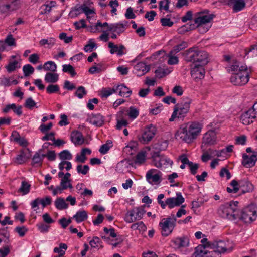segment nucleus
I'll use <instances>...</instances> for the list:
<instances>
[{
	"instance_id": "a18cd8bd",
	"label": "nucleus",
	"mask_w": 257,
	"mask_h": 257,
	"mask_svg": "<svg viewBox=\"0 0 257 257\" xmlns=\"http://www.w3.org/2000/svg\"><path fill=\"white\" fill-rule=\"evenodd\" d=\"M57 66L56 63L52 61H48L44 63V70L55 72L57 71Z\"/></svg>"
},
{
	"instance_id": "c85d7f7f",
	"label": "nucleus",
	"mask_w": 257,
	"mask_h": 257,
	"mask_svg": "<svg viewBox=\"0 0 257 257\" xmlns=\"http://www.w3.org/2000/svg\"><path fill=\"white\" fill-rule=\"evenodd\" d=\"M253 112H249V109L243 113L240 117L242 123L244 125H248L253 122V119L256 117V115Z\"/></svg>"
},
{
	"instance_id": "1a4fd4ad",
	"label": "nucleus",
	"mask_w": 257,
	"mask_h": 257,
	"mask_svg": "<svg viewBox=\"0 0 257 257\" xmlns=\"http://www.w3.org/2000/svg\"><path fill=\"white\" fill-rule=\"evenodd\" d=\"M176 221L175 217H167L161 220L159 226L163 236H167L171 233L175 226Z\"/></svg>"
},
{
	"instance_id": "423d86ee",
	"label": "nucleus",
	"mask_w": 257,
	"mask_h": 257,
	"mask_svg": "<svg viewBox=\"0 0 257 257\" xmlns=\"http://www.w3.org/2000/svg\"><path fill=\"white\" fill-rule=\"evenodd\" d=\"M191 103V100L189 98H186L180 103L176 104L172 115L169 119V121H174L176 118L184 117L189 110Z\"/></svg>"
},
{
	"instance_id": "5701e85b",
	"label": "nucleus",
	"mask_w": 257,
	"mask_h": 257,
	"mask_svg": "<svg viewBox=\"0 0 257 257\" xmlns=\"http://www.w3.org/2000/svg\"><path fill=\"white\" fill-rule=\"evenodd\" d=\"M233 146L232 145H228L225 148L220 150H214L212 154L214 156L217 157H223L227 158L229 156V154L233 151Z\"/></svg>"
},
{
	"instance_id": "6ab92c4d",
	"label": "nucleus",
	"mask_w": 257,
	"mask_h": 257,
	"mask_svg": "<svg viewBox=\"0 0 257 257\" xmlns=\"http://www.w3.org/2000/svg\"><path fill=\"white\" fill-rule=\"evenodd\" d=\"M257 161V151H253L251 156L245 154L242 155V165L246 168L254 166Z\"/></svg>"
},
{
	"instance_id": "774afa93",
	"label": "nucleus",
	"mask_w": 257,
	"mask_h": 257,
	"mask_svg": "<svg viewBox=\"0 0 257 257\" xmlns=\"http://www.w3.org/2000/svg\"><path fill=\"white\" fill-rule=\"evenodd\" d=\"M11 248L10 245L0 248V257H6L10 253Z\"/></svg>"
},
{
	"instance_id": "3c124183",
	"label": "nucleus",
	"mask_w": 257,
	"mask_h": 257,
	"mask_svg": "<svg viewBox=\"0 0 257 257\" xmlns=\"http://www.w3.org/2000/svg\"><path fill=\"white\" fill-rule=\"evenodd\" d=\"M97 48V45L94 39H90L88 40V43L85 46L84 50L86 52H91Z\"/></svg>"
},
{
	"instance_id": "39448f33",
	"label": "nucleus",
	"mask_w": 257,
	"mask_h": 257,
	"mask_svg": "<svg viewBox=\"0 0 257 257\" xmlns=\"http://www.w3.org/2000/svg\"><path fill=\"white\" fill-rule=\"evenodd\" d=\"M185 59L187 61L202 65H206L208 62L207 53L196 48H190L187 51Z\"/></svg>"
},
{
	"instance_id": "2f4dec72",
	"label": "nucleus",
	"mask_w": 257,
	"mask_h": 257,
	"mask_svg": "<svg viewBox=\"0 0 257 257\" xmlns=\"http://www.w3.org/2000/svg\"><path fill=\"white\" fill-rule=\"evenodd\" d=\"M104 117L100 114L92 115L90 118V122L96 126H101L104 123Z\"/></svg>"
},
{
	"instance_id": "dca6fc26",
	"label": "nucleus",
	"mask_w": 257,
	"mask_h": 257,
	"mask_svg": "<svg viewBox=\"0 0 257 257\" xmlns=\"http://www.w3.org/2000/svg\"><path fill=\"white\" fill-rule=\"evenodd\" d=\"M226 4L232 7L234 12H238L243 10L246 4L251 5L250 0H223Z\"/></svg>"
},
{
	"instance_id": "a19ab883",
	"label": "nucleus",
	"mask_w": 257,
	"mask_h": 257,
	"mask_svg": "<svg viewBox=\"0 0 257 257\" xmlns=\"http://www.w3.org/2000/svg\"><path fill=\"white\" fill-rule=\"evenodd\" d=\"M56 42V40L53 37H50L47 39H42L40 42L39 44L41 46H45L48 48H51L53 47Z\"/></svg>"
},
{
	"instance_id": "49530a36",
	"label": "nucleus",
	"mask_w": 257,
	"mask_h": 257,
	"mask_svg": "<svg viewBox=\"0 0 257 257\" xmlns=\"http://www.w3.org/2000/svg\"><path fill=\"white\" fill-rule=\"evenodd\" d=\"M82 13H83V4L79 7H75L72 9L69 14V15L71 18H76Z\"/></svg>"
},
{
	"instance_id": "c9c22d12",
	"label": "nucleus",
	"mask_w": 257,
	"mask_h": 257,
	"mask_svg": "<svg viewBox=\"0 0 257 257\" xmlns=\"http://www.w3.org/2000/svg\"><path fill=\"white\" fill-rule=\"evenodd\" d=\"M13 140L23 147H26L28 145V141L24 137H21L16 132L12 134Z\"/></svg>"
},
{
	"instance_id": "4c0bfd02",
	"label": "nucleus",
	"mask_w": 257,
	"mask_h": 257,
	"mask_svg": "<svg viewBox=\"0 0 257 257\" xmlns=\"http://www.w3.org/2000/svg\"><path fill=\"white\" fill-rule=\"evenodd\" d=\"M56 6V2L55 1H51L47 4H45L42 6L41 9L42 10L41 13L43 14H46L49 13L53 8Z\"/></svg>"
},
{
	"instance_id": "5fc2aeb1",
	"label": "nucleus",
	"mask_w": 257,
	"mask_h": 257,
	"mask_svg": "<svg viewBox=\"0 0 257 257\" xmlns=\"http://www.w3.org/2000/svg\"><path fill=\"white\" fill-rule=\"evenodd\" d=\"M168 63L169 65H174L178 63V58L175 56V53L170 51L168 55Z\"/></svg>"
},
{
	"instance_id": "f3484780",
	"label": "nucleus",
	"mask_w": 257,
	"mask_h": 257,
	"mask_svg": "<svg viewBox=\"0 0 257 257\" xmlns=\"http://www.w3.org/2000/svg\"><path fill=\"white\" fill-rule=\"evenodd\" d=\"M184 202V198L180 192L176 193V197H169L165 201L166 206H168L170 209L179 206Z\"/></svg>"
},
{
	"instance_id": "9d476101",
	"label": "nucleus",
	"mask_w": 257,
	"mask_h": 257,
	"mask_svg": "<svg viewBox=\"0 0 257 257\" xmlns=\"http://www.w3.org/2000/svg\"><path fill=\"white\" fill-rule=\"evenodd\" d=\"M211 249H214L219 255L226 252L230 251L232 249V243L228 240H219L214 241L209 244Z\"/></svg>"
},
{
	"instance_id": "37998d69",
	"label": "nucleus",
	"mask_w": 257,
	"mask_h": 257,
	"mask_svg": "<svg viewBox=\"0 0 257 257\" xmlns=\"http://www.w3.org/2000/svg\"><path fill=\"white\" fill-rule=\"evenodd\" d=\"M114 86L112 88H103L100 91V95L102 98H107L113 93L116 92V89Z\"/></svg>"
},
{
	"instance_id": "0eeeda50",
	"label": "nucleus",
	"mask_w": 257,
	"mask_h": 257,
	"mask_svg": "<svg viewBox=\"0 0 257 257\" xmlns=\"http://www.w3.org/2000/svg\"><path fill=\"white\" fill-rule=\"evenodd\" d=\"M257 218V207L253 204L250 205L239 210V216L238 219L245 223H250L256 220Z\"/></svg>"
},
{
	"instance_id": "4468645a",
	"label": "nucleus",
	"mask_w": 257,
	"mask_h": 257,
	"mask_svg": "<svg viewBox=\"0 0 257 257\" xmlns=\"http://www.w3.org/2000/svg\"><path fill=\"white\" fill-rule=\"evenodd\" d=\"M198 63H192L191 66V75L193 79L196 81L202 79L204 77L205 71L204 66Z\"/></svg>"
},
{
	"instance_id": "c756f323",
	"label": "nucleus",
	"mask_w": 257,
	"mask_h": 257,
	"mask_svg": "<svg viewBox=\"0 0 257 257\" xmlns=\"http://www.w3.org/2000/svg\"><path fill=\"white\" fill-rule=\"evenodd\" d=\"M104 232L106 235L101 234V238L105 240V241L109 242L110 241L109 237L112 238H115L117 236V234L115 233V229L113 228H108L107 227H104L103 228Z\"/></svg>"
},
{
	"instance_id": "20e7f679",
	"label": "nucleus",
	"mask_w": 257,
	"mask_h": 257,
	"mask_svg": "<svg viewBox=\"0 0 257 257\" xmlns=\"http://www.w3.org/2000/svg\"><path fill=\"white\" fill-rule=\"evenodd\" d=\"M213 18L214 15L208 11H201L196 14L194 22L200 33H204L208 31L211 27Z\"/></svg>"
},
{
	"instance_id": "cd10ccee",
	"label": "nucleus",
	"mask_w": 257,
	"mask_h": 257,
	"mask_svg": "<svg viewBox=\"0 0 257 257\" xmlns=\"http://www.w3.org/2000/svg\"><path fill=\"white\" fill-rule=\"evenodd\" d=\"M173 245L175 248L180 249L187 246L189 244V240L185 237H178L172 241Z\"/></svg>"
},
{
	"instance_id": "412c9836",
	"label": "nucleus",
	"mask_w": 257,
	"mask_h": 257,
	"mask_svg": "<svg viewBox=\"0 0 257 257\" xmlns=\"http://www.w3.org/2000/svg\"><path fill=\"white\" fill-rule=\"evenodd\" d=\"M71 141L75 146L82 145L84 144H88V142L86 140L82 134L78 131H73L71 136Z\"/></svg>"
},
{
	"instance_id": "473e14b6",
	"label": "nucleus",
	"mask_w": 257,
	"mask_h": 257,
	"mask_svg": "<svg viewBox=\"0 0 257 257\" xmlns=\"http://www.w3.org/2000/svg\"><path fill=\"white\" fill-rule=\"evenodd\" d=\"M5 67L8 73H11L21 67L20 61L18 60H9V63Z\"/></svg>"
},
{
	"instance_id": "4be33fe9",
	"label": "nucleus",
	"mask_w": 257,
	"mask_h": 257,
	"mask_svg": "<svg viewBox=\"0 0 257 257\" xmlns=\"http://www.w3.org/2000/svg\"><path fill=\"white\" fill-rule=\"evenodd\" d=\"M150 70V67L143 62L136 64L134 67L133 72L138 76H141L145 74Z\"/></svg>"
},
{
	"instance_id": "bf43d9fd",
	"label": "nucleus",
	"mask_w": 257,
	"mask_h": 257,
	"mask_svg": "<svg viewBox=\"0 0 257 257\" xmlns=\"http://www.w3.org/2000/svg\"><path fill=\"white\" fill-rule=\"evenodd\" d=\"M112 147V142L108 141L106 144H104L101 146L99 151L101 154H105Z\"/></svg>"
},
{
	"instance_id": "09e8293b",
	"label": "nucleus",
	"mask_w": 257,
	"mask_h": 257,
	"mask_svg": "<svg viewBox=\"0 0 257 257\" xmlns=\"http://www.w3.org/2000/svg\"><path fill=\"white\" fill-rule=\"evenodd\" d=\"M131 228L133 230H138L140 233H143L147 229L146 226L142 221L133 224Z\"/></svg>"
},
{
	"instance_id": "7c9ffc66",
	"label": "nucleus",
	"mask_w": 257,
	"mask_h": 257,
	"mask_svg": "<svg viewBox=\"0 0 257 257\" xmlns=\"http://www.w3.org/2000/svg\"><path fill=\"white\" fill-rule=\"evenodd\" d=\"M116 92H118L120 96L128 97L132 93V91L123 84H120L115 86Z\"/></svg>"
},
{
	"instance_id": "79ce46f5",
	"label": "nucleus",
	"mask_w": 257,
	"mask_h": 257,
	"mask_svg": "<svg viewBox=\"0 0 257 257\" xmlns=\"http://www.w3.org/2000/svg\"><path fill=\"white\" fill-rule=\"evenodd\" d=\"M31 186V185L29 182L23 181L22 182L21 185L19 189V192L21 193L22 195H25L29 193Z\"/></svg>"
},
{
	"instance_id": "f03ea898",
	"label": "nucleus",
	"mask_w": 257,
	"mask_h": 257,
	"mask_svg": "<svg viewBox=\"0 0 257 257\" xmlns=\"http://www.w3.org/2000/svg\"><path fill=\"white\" fill-rule=\"evenodd\" d=\"M203 125L197 121L190 122L180 125L175 133L176 139L191 143L200 135Z\"/></svg>"
},
{
	"instance_id": "052dcab7",
	"label": "nucleus",
	"mask_w": 257,
	"mask_h": 257,
	"mask_svg": "<svg viewBox=\"0 0 257 257\" xmlns=\"http://www.w3.org/2000/svg\"><path fill=\"white\" fill-rule=\"evenodd\" d=\"M37 227L40 232L46 233L49 231L50 226L43 222H40L37 224Z\"/></svg>"
},
{
	"instance_id": "ddd939ff",
	"label": "nucleus",
	"mask_w": 257,
	"mask_h": 257,
	"mask_svg": "<svg viewBox=\"0 0 257 257\" xmlns=\"http://www.w3.org/2000/svg\"><path fill=\"white\" fill-rule=\"evenodd\" d=\"M156 133V128L155 126L150 124L144 128L142 135L138 138L139 140L143 144H147L153 138Z\"/></svg>"
},
{
	"instance_id": "4d7b16f0",
	"label": "nucleus",
	"mask_w": 257,
	"mask_h": 257,
	"mask_svg": "<svg viewBox=\"0 0 257 257\" xmlns=\"http://www.w3.org/2000/svg\"><path fill=\"white\" fill-rule=\"evenodd\" d=\"M193 25L186 24L179 28L177 30V32L178 33L180 34H183L186 32L190 31L191 29L193 28Z\"/></svg>"
},
{
	"instance_id": "a878e982",
	"label": "nucleus",
	"mask_w": 257,
	"mask_h": 257,
	"mask_svg": "<svg viewBox=\"0 0 257 257\" xmlns=\"http://www.w3.org/2000/svg\"><path fill=\"white\" fill-rule=\"evenodd\" d=\"M31 156V151L27 148L23 149L20 154L18 155L16 158L15 162L19 164L25 162Z\"/></svg>"
},
{
	"instance_id": "6e6552de",
	"label": "nucleus",
	"mask_w": 257,
	"mask_h": 257,
	"mask_svg": "<svg viewBox=\"0 0 257 257\" xmlns=\"http://www.w3.org/2000/svg\"><path fill=\"white\" fill-rule=\"evenodd\" d=\"M151 157L153 165L162 169L171 167L173 164L172 160L164 155H160L159 152L152 153Z\"/></svg>"
},
{
	"instance_id": "0e129e2a",
	"label": "nucleus",
	"mask_w": 257,
	"mask_h": 257,
	"mask_svg": "<svg viewBox=\"0 0 257 257\" xmlns=\"http://www.w3.org/2000/svg\"><path fill=\"white\" fill-rule=\"evenodd\" d=\"M89 244L93 248H99L102 246L101 240L98 237H94L90 240Z\"/></svg>"
},
{
	"instance_id": "338daca9",
	"label": "nucleus",
	"mask_w": 257,
	"mask_h": 257,
	"mask_svg": "<svg viewBox=\"0 0 257 257\" xmlns=\"http://www.w3.org/2000/svg\"><path fill=\"white\" fill-rule=\"evenodd\" d=\"M12 5L2 4L0 5V13L8 15L12 10L11 9Z\"/></svg>"
},
{
	"instance_id": "9b49d317",
	"label": "nucleus",
	"mask_w": 257,
	"mask_h": 257,
	"mask_svg": "<svg viewBox=\"0 0 257 257\" xmlns=\"http://www.w3.org/2000/svg\"><path fill=\"white\" fill-rule=\"evenodd\" d=\"M162 173L156 169L149 170L146 174L147 181L152 185H159L162 181Z\"/></svg>"
},
{
	"instance_id": "b1692460",
	"label": "nucleus",
	"mask_w": 257,
	"mask_h": 257,
	"mask_svg": "<svg viewBox=\"0 0 257 257\" xmlns=\"http://www.w3.org/2000/svg\"><path fill=\"white\" fill-rule=\"evenodd\" d=\"M108 47L110 49V52L111 54H116L117 56H121L125 53V47L122 45H118L110 42L108 43Z\"/></svg>"
},
{
	"instance_id": "e2e57ef3",
	"label": "nucleus",
	"mask_w": 257,
	"mask_h": 257,
	"mask_svg": "<svg viewBox=\"0 0 257 257\" xmlns=\"http://www.w3.org/2000/svg\"><path fill=\"white\" fill-rule=\"evenodd\" d=\"M62 67V70L64 72L69 73L72 76H74L76 74L75 69L72 65L64 64Z\"/></svg>"
},
{
	"instance_id": "ea45409f",
	"label": "nucleus",
	"mask_w": 257,
	"mask_h": 257,
	"mask_svg": "<svg viewBox=\"0 0 257 257\" xmlns=\"http://www.w3.org/2000/svg\"><path fill=\"white\" fill-rule=\"evenodd\" d=\"M55 206L58 210H64L67 209L68 204L66 202V200L63 198H58L55 201Z\"/></svg>"
},
{
	"instance_id": "72a5a7b5",
	"label": "nucleus",
	"mask_w": 257,
	"mask_h": 257,
	"mask_svg": "<svg viewBox=\"0 0 257 257\" xmlns=\"http://www.w3.org/2000/svg\"><path fill=\"white\" fill-rule=\"evenodd\" d=\"M44 79L49 83H56L59 80V74L55 72H48L45 74Z\"/></svg>"
},
{
	"instance_id": "f8f14e48",
	"label": "nucleus",
	"mask_w": 257,
	"mask_h": 257,
	"mask_svg": "<svg viewBox=\"0 0 257 257\" xmlns=\"http://www.w3.org/2000/svg\"><path fill=\"white\" fill-rule=\"evenodd\" d=\"M144 213V210L142 208H134L126 213L124 217V220L126 222L130 223L136 220H140Z\"/></svg>"
},
{
	"instance_id": "69168bd1",
	"label": "nucleus",
	"mask_w": 257,
	"mask_h": 257,
	"mask_svg": "<svg viewBox=\"0 0 257 257\" xmlns=\"http://www.w3.org/2000/svg\"><path fill=\"white\" fill-rule=\"evenodd\" d=\"M23 71L25 76H29L34 72V68L30 64L25 65L23 67Z\"/></svg>"
},
{
	"instance_id": "603ef678",
	"label": "nucleus",
	"mask_w": 257,
	"mask_h": 257,
	"mask_svg": "<svg viewBox=\"0 0 257 257\" xmlns=\"http://www.w3.org/2000/svg\"><path fill=\"white\" fill-rule=\"evenodd\" d=\"M59 157L62 161H65L71 160L73 156L69 151L65 150L59 153Z\"/></svg>"
},
{
	"instance_id": "8fccbe9b",
	"label": "nucleus",
	"mask_w": 257,
	"mask_h": 257,
	"mask_svg": "<svg viewBox=\"0 0 257 257\" xmlns=\"http://www.w3.org/2000/svg\"><path fill=\"white\" fill-rule=\"evenodd\" d=\"M105 69V67L102 63H98L90 68L89 72L91 74L99 73Z\"/></svg>"
},
{
	"instance_id": "aec40b11",
	"label": "nucleus",
	"mask_w": 257,
	"mask_h": 257,
	"mask_svg": "<svg viewBox=\"0 0 257 257\" xmlns=\"http://www.w3.org/2000/svg\"><path fill=\"white\" fill-rule=\"evenodd\" d=\"M125 30V26L121 23H115L110 24L108 30L111 33V37L116 39L117 35H120Z\"/></svg>"
},
{
	"instance_id": "bb28decb",
	"label": "nucleus",
	"mask_w": 257,
	"mask_h": 257,
	"mask_svg": "<svg viewBox=\"0 0 257 257\" xmlns=\"http://www.w3.org/2000/svg\"><path fill=\"white\" fill-rule=\"evenodd\" d=\"M22 106L21 105H17L15 103L7 105L3 109V111L5 113L10 112L11 111H13L18 116H20L22 114Z\"/></svg>"
},
{
	"instance_id": "13d9d810",
	"label": "nucleus",
	"mask_w": 257,
	"mask_h": 257,
	"mask_svg": "<svg viewBox=\"0 0 257 257\" xmlns=\"http://www.w3.org/2000/svg\"><path fill=\"white\" fill-rule=\"evenodd\" d=\"M170 2L169 0H161L159 3V8L160 11L165 10L166 12H169V4Z\"/></svg>"
},
{
	"instance_id": "e433bc0d",
	"label": "nucleus",
	"mask_w": 257,
	"mask_h": 257,
	"mask_svg": "<svg viewBox=\"0 0 257 257\" xmlns=\"http://www.w3.org/2000/svg\"><path fill=\"white\" fill-rule=\"evenodd\" d=\"M137 146V143L136 141H131L124 148L123 152L127 154L131 155L134 153Z\"/></svg>"
},
{
	"instance_id": "c03bdc74",
	"label": "nucleus",
	"mask_w": 257,
	"mask_h": 257,
	"mask_svg": "<svg viewBox=\"0 0 257 257\" xmlns=\"http://www.w3.org/2000/svg\"><path fill=\"white\" fill-rule=\"evenodd\" d=\"M146 159V152L145 151H141L137 154L135 163L138 165H141L145 162Z\"/></svg>"
},
{
	"instance_id": "58836bf2",
	"label": "nucleus",
	"mask_w": 257,
	"mask_h": 257,
	"mask_svg": "<svg viewBox=\"0 0 257 257\" xmlns=\"http://www.w3.org/2000/svg\"><path fill=\"white\" fill-rule=\"evenodd\" d=\"M67 248L68 246L66 244L61 243L58 247H55L54 248L53 251L54 253L58 254V256H65Z\"/></svg>"
},
{
	"instance_id": "2eb2a0df",
	"label": "nucleus",
	"mask_w": 257,
	"mask_h": 257,
	"mask_svg": "<svg viewBox=\"0 0 257 257\" xmlns=\"http://www.w3.org/2000/svg\"><path fill=\"white\" fill-rule=\"evenodd\" d=\"M83 12L89 22L95 19L96 17V9L93 6V3L90 1L88 0L83 3Z\"/></svg>"
},
{
	"instance_id": "393cba45",
	"label": "nucleus",
	"mask_w": 257,
	"mask_h": 257,
	"mask_svg": "<svg viewBox=\"0 0 257 257\" xmlns=\"http://www.w3.org/2000/svg\"><path fill=\"white\" fill-rule=\"evenodd\" d=\"M109 25H110L107 22L102 23L100 21H98L95 25L90 27V31L93 33H103L106 31H109V30H108Z\"/></svg>"
},
{
	"instance_id": "de8ad7c7",
	"label": "nucleus",
	"mask_w": 257,
	"mask_h": 257,
	"mask_svg": "<svg viewBox=\"0 0 257 257\" xmlns=\"http://www.w3.org/2000/svg\"><path fill=\"white\" fill-rule=\"evenodd\" d=\"M207 250L203 246H198L194 253V257H206Z\"/></svg>"
},
{
	"instance_id": "f257e3e1",
	"label": "nucleus",
	"mask_w": 257,
	"mask_h": 257,
	"mask_svg": "<svg viewBox=\"0 0 257 257\" xmlns=\"http://www.w3.org/2000/svg\"><path fill=\"white\" fill-rule=\"evenodd\" d=\"M226 69L231 74L230 80L233 85L241 86L248 82L251 70L246 65L241 64L236 60H233L229 62Z\"/></svg>"
},
{
	"instance_id": "a211bd4d",
	"label": "nucleus",
	"mask_w": 257,
	"mask_h": 257,
	"mask_svg": "<svg viewBox=\"0 0 257 257\" xmlns=\"http://www.w3.org/2000/svg\"><path fill=\"white\" fill-rule=\"evenodd\" d=\"M216 143L217 137L215 132L213 131H209L203 135L201 147L203 148L205 145H213Z\"/></svg>"
},
{
	"instance_id": "680f3d73",
	"label": "nucleus",
	"mask_w": 257,
	"mask_h": 257,
	"mask_svg": "<svg viewBox=\"0 0 257 257\" xmlns=\"http://www.w3.org/2000/svg\"><path fill=\"white\" fill-rule=\"evenodd\" d=\"M72 166L71 162L66 161H62L59 164L58 167L60 171H63L64 169L67 171H69L72 168Z\"/></svg>"
},
{
	"instance_id": "f704fd0d",
	"label": "nucleus",
	"mask_w": 257,
	"mask_h": 257,
	"mask_svg": "<svg viewBox=\"0 0 257 257\" xmlns=\"http://www.w3.org/2000/svg\"><path fill=\"white\" fill-rule=\"evenodd\" d=\"M87 218V212L84 210L77 211L73 216V218L75 219V221L78 223L85 221Z\"/></svg>"
},
{
	"instance_id": "7ed1b4c3",
	"label": "nucleus",
	"mask_w": 257,
	"mask_h": 257,
	"mask_svg": "<svg viewBox=\"0 0 257 257\" xmlns=\"http://www.w3.org/2000/svg\"><path fill=\"white\" fill-rule=\"evenodd\" d=\"M237 201H230L221 205L217 209V214L220 217L234 220L239 216V209Z\"/></svg>"
},
{
	"instance_id": "6e6d98bb",
	"label": "nucleus",
	"mask_w": 257,
	"mask_h": 257,
	"mask_svg": "<svg viewBox=\"0 0 257 257\" xmlns=\"http://www.w3.org/2000/svg\"><path fill=\"white\" fill-rule=\"evenodd\" d=\"M89 169V167L87 165H78L76 168L77 172L78 174L84 175H86L88 173Z\"/></svg>"
},
{
	"instance_id": "864d4df0",
	"label": "nucleus",
	"mask_w": 257,
	"mask_h": 257,
	"mask_svg": "<svg viewBox=\"0 0 257 257\" xmlns=\"http://www.w3.org/2000/svg\"><path fill=\"white\" fill-rule=\"evenodd\" d=\"M44 157V155H41L38 153H36L32 159L33 164L36 166H40L42 163Z\"/></svg>"
}]
</instances>
